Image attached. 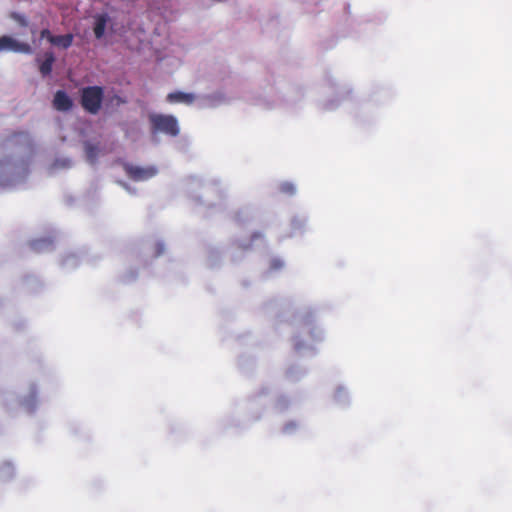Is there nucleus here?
<instances>
[{"label": "nucleus", "mask_w": 512, "mask_h": 512, "mask_svg": "<svg viewBox=\"0 0 512 512\" xmlns=\"http://www.w3.org/2000/svg\"><path fill=\"white\" fill-rule=\"evenodd\" d=\"M148 119L153 135L163 133L170 137H176L180 133L178 121L173 115L151 113Z\"/></svg>", "instance_id": "nucleus-1"}, {"label": "nucleus", "mask_w": 512, "mask_h": 512, "mask_svg": "<svg viewBox=\"0 0 512 512\" xmlns=\"http://www.w3.org/2000/svg\"><path fill=\"white\" fill-rule=\"evenodd\" d=\"M103 99L104 89L101 86H87L80 91L81 106L92 115H96L100 111Z\"/></svg>", "instance_id": "nucleus-2"}, {"label": "nucleus", "mask_w": 512, "mask_h": 512, "mask_svg": "<svg viewBox=\"0 0 512 512\" xmlns=\"http://www.w3.org/2000/svg\"><path fill=\"white\" fill-rule=\"evenodd\" d=\"M124 170L127 176L134 181H145L157 174V169L153 166L140 167L126 164Z\"/></svg>", "instance_id": "nucleus-3"}, {"label": "nucleus", "mask_w": 512, "mask_h": 512, "mask_svg": "<svg viewBox=\"0 0 512 512\" xmlns=\"http://www.w3.org/2000/svg\"><path fill=\"white\" fill-rule=\"evenodd\" d=\"M3 50H11L15 52L31 53V47L27 43H22L14 40L10 36L0 37V52Z\"/></svg>", "instance_id": "nucleus-4"}, {"label": "nucleus", "mask_w": 512, "mask_h": 512, "mask_svg": "<svg viewBox=\"0 0 512 512\" xmlns=\"http://www.w3.org/2000/svg\"><path fill=\"white\" fill-rule=\"evenodd\" d=\"M43 58V60L36 58V62L38 63V69L41 76L47 77L52 72L53 64L55 62V55L52 51H46L43 54Z\"/></svg>", "instance_id": "nucleus-5"}, {"label": "nucleus", "mask_w": 512, "mask_h": 512, "mask_svg": "<svg viewBox=\"0 0 512 512\" xmlns=\"http://www.w3.org/2000/svg\"><path fill=\"white\" fill-rule=\"evenodd\" d=\"M73 106L72 99L63 90H58L53 99V107L58 111H69Z\"/></svg>", "instance_id": "nucleus-6"}, {"label": "nucleus", "mask_w": 512, "mask_h": 512, "mask_svg": "<svg viewBox=\"0 0 512 512\" xmlns=\"http://www.w3.org/2000/svg\"><path fill=\"white\" fill-rule=\"evenodd\" d=\"M74 40V35L71 33H67L65 35H55L54 38H51V44L62 49H68Z\"/></svg>", "instance_id": "nucleus-7"}, {"label": "nucleus", "mask_w": 512, "mask_h": 512, "mask_svg": "<svg viewBox=\"0 0 512 512\" xmlns=\"http://www.w3.org/2000/svg\"><path fill=\"white\" fill-rule=\"evenodd\" d=\"M108 17L106 14H99L95 17L94 34L97 39H101L104 36Z\"/></svg>", "instance_id": "nucleus-8"}, {"label": "nucleus", "mask_w": 512, "mask_h": 512, "mask_svg": "<svg viewBox=\"0 0 512 512\" xmlns=\"http://www.w3.org/2000/svg\"><path fill=\"white\" fill-rule=\"evenodd\" d=\"M194 98L193 94L184 92H173L169 93L167 96V100L171 103L181 102L191 104L194 101Z\"/></svg>", "instance_id": "nucleus-9"}, {"label": "nucleus", "mask_w": 512, "mask_h": 512, "mask_svg": "<svg viewBox=\"0 0 512 512\" xmlns=\"http://www.w3.org/2000/svg\"><path fill=\"white\" fill-rule=\"evenodd\" d=\"M10 17L14 21H16L21 27L28 26V21H27L26 17L23 14H20V13H17V12H13V13H11Z\"/></svg>", "instance_id": "nucleus-10"}, {"label": "nucleus", "mask_w": 512, "mask_h": 512, "mask_svg": "<svg viewBox=\"0 0 512 512\" xmlns=\"http://www.w3.org/2000/svg\"><path fill=\"white\" fill-rule=\"evenodd\" d=\"M295 187L292 183L285 182L280 185V191L287 195H293L295 193Z\"/></svg>", "instance_id": "nucleus-11"}, {"label": "nucleus", "mask_w": 512, "mask_h": 512, "mask_svg": "<svg viewBox=\"0 0 512 512\" xmlns=\"http://www.w3.org/2000/svg\"><path fill=\"white\" fill-rule=\"evenodd\" d=\"M86 154H87V158L91 161V162H94L96 156H97V147L93 146V145H87L86 146Z\"/></svg>", "instance_id": "nucleus-12"}, {"label": "nucleus", "mask_w": 512, "mask_h": 512, "mask_svg": "<svg viewBox=\"0 0 512 512\" xmlns=\"http://www.w3.org/2000/svg\"><path fill=\"white\" fill-rule=\"evenodd\" d=\"M40 36L42 39H47L49 43L51 44V38H54L55 35H53L50 30L43 29L40 33Z\"/></svg>", "instance_id": "nucleus-13"}, {"label": "nucleus", "mask_w": 512, "mask_h": 512, "mask_svg": "<svg viewBox=\"0 0 512 512\" xmlns=\"http://www.w3.org/2000/svg\"><path fill=\"white\" fill-rule=\"evenodd\" d=\"M157 246H158V248H159V250H158V253H157V254L159 255V254H161V253H162V251H163V246H162L161 244H158Z\"/></svg>", "instance_id": "nucleus-14"}, {"label": "nucleus", "mask_w": 512, "mask_h": 512, "mask_svg": "<svg viewBox=\"0 0 512 512\" xmlns=\"http://www.w3.org/2000/svg\"><path fill=\"white\" fill-rule=\"evenodd\" d=\"M261 237H262V234H261V233H255V234L253 235V239H254V238H261Z\"/></svg>", "instance_id": "nucleus-15"}]
</instances>
